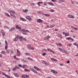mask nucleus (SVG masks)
<instances>
[{
    "label": "nucleus",
    "instance_id": "obj_1",
    "mask_svg": "<svg viewBox=\"0 0 78 78\" xmlns=\"http://www.w3.org/2000/svg\"><path fill=\"white\" fill-rule=\"evenodd\" d=\"M20 31H23V33H22L23 34H24V35H26V34H27V33H29V31L28 30H25L24 29H22L21 30H19Z\"/></svg>",
    "mask_w": 78,
    "mask_h": 78
},
{
    "label": "nucleus",
    "instance_id": "obj_2",
    "mask_svg": "<svg viewBox=\"0 0 78 78\" xmlns=\"http://www.w3.org/2000/svg\"><path fill=\"white\" fill-rule=\"evenodd\" d=\"M3 75H4V76H6V77H7V78H14V77L12 76H11V77L9 76V75H7L6 74L3 73Z\"/></svg>",
    "mask_w": 78,
    "mask_h": 78
},
{
    "label": "nucleus",
    "instance_id": "obj_3",
    "mask_svg": "<svg viewBox=\"0 0 78 78\" xmlns=\"http://www.w3.org/2000/svg\"><path fill=\"white\" fill-rule=\"evenodd\" d=\"M42 22H43V21L41 19H38L37 21V23H42Z\"/></svg>",
    "mask_w": 78,
    "mask_h": 78
},
{
    "label": "nucleus",
    "instance_id": "obj_4",
    "mask_svg": "<svg viewBox=\"0 0 78 78\" xmlns=\"http://www.w3.org/2000/svg\"><path fill=\"white\" fill-rule=\"evenodd\" d=\"M1 32L2 33L3 36L4 37V36H5V31H4V30L2 29L1 30Z\"/></svg>",
    "mask_w": 78,
    "mask_h": 78
},
{
    "label": "nucleus",
    "instance_id": "obj_5",
    "mask_svg": "<svg viewBox=\"0 0 78 78\" xmlns=\"http://www.w3.org/2000/svg\"><path fill=\"white\" fill-rule=\"evenodd\" d=\"M26 18L27 19H28L29 21H31V18L29 16H26Z\"/></svg>",
    "mask_w": 78,
    "mask_h": 78
},
{
    "label": "nucleus",
    "instance_id": "obj_6",
    "mask_svg": "<svg viewBox=\"0 0 78 78\" xmlns=\"http://www.w3.org/2000/svg\"><path fill=\"white\" fill-rule=\"evenodd\" d=\"M20 36L19 35H17V37L16 38H15L14 39V41H17L18 40H19V39Z\"/></svg>",
    "mask_w": 78,
    "mask_h": 78
},
{
    "label": "nucleus",
    "instance_id": "obj_7",
    "mask_svg": "<svg viewBox=\"0 0 78 78\" xmlns=\"http://www.w3.org/2000/svg\"><path fill=\"white\" fill-rule=\"evenodd\" d=\"M9 13H10V14H14L16 13V12H15V11L14 10H9Z\"/></svg>",
    "mask_w": 78,
    "mask_h": 78
},
{
    "label": "nucleus",
    "instance_id": "obj_8",
    "mask_svg": "<svg viewBox=\"0 0 78 78\" xmlns=\"http://www.w3.org/2000/svg\"><path fill=\"white\" fill-rule=\"evenodd\" d=\"M34 69H36V70H39V71H41V70L40 68H38V67L37 66H34Z\"/></svg>",
    "mask_w": 78,
    "mask_h": 78
},
{
    "label": "nucleus",
    "instance_id": "obj_9",
    "mask_svg": "<svg viewBox=\"0 0 78 78\" xmlns=\"http://www.w3.org/2000/svg\"><path fill=\"white\" fill-rule=\"evenodd\" d=\"M16 29H17V30H21V29L22 28L21 27H19V26L18 25H16Z\"/></svg>",
    "mask_w": 78,
    "mask_h": 78
},
{
    "label": "nucleus",
    "instance_id": "obj_10",
    "mask_svg": "<svg viewBox=\"0 0 78 78\" xmlns=\"http://www.w3.org/2000/svg\"><path fill=\"white\" fill-rule=\"evenodd\" d=\"M13 75H14V76H15L17 77V78H19V75L18 73H14Z\"/></svg>",
    "mask_w": 78,
    "mask_h": 78
},
{
    "label": "nucleus",
    "instance_id": "obj_11",
    "mask_svg": "<svg viewBox=\"0 0 78 78\" xmlns=\"http://www.w3.org/2000/svg\"><path fill=\"white\" fill-rule=\"evenodd\" d=\"M51 72H52L53 73H55V74H56L58 73V72H57V71H56L53 69H51Z\"/></svg>",
    "mask_w": 78,
    "mask_h": 78
},
{
    "label": "nucleus",
    "instance_id": "obj_12",
    "mask_svg": "<svg viewBox=\"0 0 78 78\" xmlns=\"http://www.w3.org/2000/svg\"><path fill=\"white\" fill-rule=\"evenodd\" d=\"M68 17L69 18H71V19H74V17L73 16L70 15H68Z\"/></svg>",
    "mask_w": 78,
    "mask_h": 78
},
{
    "label": "nucleus",
    "instance_id": "obj_13",
    "mask_svg": "<svg viewBox=\"0 0 78 78\" xmlns=\"http://www.w3.org/2000/svg\"><path fill=\"white\" fill-rule=\"evenodd\" d=\"M15 30V27H13L9 29V31H12Z\"/></svg>",
    "mask_w": 78,
    "mask_h": 78
},
{
    "label": "nucleus",
    "instance_id": "obj_14",
    "mask_svg": "<svg viewBox=\"0 0 78 78\" xmlns=\"http://www.w3.org/2000/svg\"><path fill=\"white\" fill-rule=\"evenodd\" d=\"M20 20H21L22 21H23L24 22H26L27 21V20H25L24 18H22V17H20Z\"/></svg>",
    "mask_w": 78,
    "mask_h": 78
},
{
    "label": "nucleus",
    "instance_id": "obj_15",
    "mask_svg": "<svg viewBox=\"0 0 78 78\" xmlns=\"http://www.w3.org/2000/svg\"><path fill=\"white\" fill-rule=\"evenodd\" d=\"M57 36L58 37H59L60 38H61V39H62L63 38V37L62 36V35L60 34H57Z\"/></svg>",
    "mask_w": 78,
    "mask_h": 78
},
{
    "label": "nucleus",
    "instance_id": "obj_16",
    "mask_svg": "<svg viewBox=\"0 0 78 78\" xmlns=\"http://www.w3.org/2000/svg\"><path fill=\"white\" fill-rule=\"evenodd\" d=\"M32 70L33 72L36 73V74H37L38 73H37V72L36 70L34 69H32Z\"/></svg>",
    "mask_w": 78,
    "mask_h": 78
},
{
    "label": "nucleus",
    "instance_id": "obj_17",
    "mask_svg": "<svg viewBox=\"0 0 78 78\" xmlns=\"http://www.w3.org/2000/svg\"><path fill=\"white\" fill-rule=\"evenodd\" d=\"M62 52V53H67V51L65 49H63Z\"/></svg>",
    "mask_w": 78,
    "mask_h": 78
},
{
    "label": "nucleus",
    "instance_id": "obj_18",
    "mask_svg": "<svg viewBox=\"0 0 78 78\" xmlns=\"http://www.w3.org/2000/svg\"><path fill=\"white\" fill-rule=\"evenodd\" d=\"M48 4L50 5H51V6H54V4H53V3L51 2H48Z\"/></svg>",
    "mask_w": 78,
    "mask_h": 78
},
{
    "label": "nucleus",
    "instance_id": "obj_19",
    "mask_svg": "<svg viewBox=\"0 0 78 78\" xmlns=\"http://www.w3.org/2000/svg\"><path fill=\"white\" fill-rule=\"evenodd\" d=\"M14 58L15 59L17 60V61H19V60H20L19 58L16 57V56H14Z\"/></svg>",
    "mask_w": 78,
    "mask_h": 78
},
{
    "label": "nucleus",
    "instance_id": "obj_20",
    "mask_svg": "<svg viewBox=\"0 0 78 78\" xmlns=\"http://www.w3.org/2000/svg\"><path fill=\"white\" fill-rule=\"evenodd\" d=\"M67 39H68V40H71V41H73V39L71 38V37H69V38H67Z\"/></svg>",
    "mask_w": 78,
    "mask_h": 78
},
{
    "label": "nucleus",
    "instance_id": "obj_21",
    "mask_svg": "<svg viewBox=\"0 0 78 78\" xmlns=\"http://www.w3.org/2000/svg\"><path fill=\"white\" fill-rule=\"evenodd\" d=\"M51 59L52 61H57V60H56V59L54 58H51Z\"/></svg>",
    "mask_w": 78,
    "mask_h": 78
},
{
    "label": "nucleus",
    "instance_id": "obj_22",
    "mask_svg": "<svg viewBox=\"0 0 78 78\" xmlns=\"http://www.w3.org/2000/svg\"><path fill=\"white\" fill-rule=\"evenodd\" d=\"M6 54V52H5V51H2V52H1V54H2V55H5V54Z\"/></svg>",
    "mask_w": 78,
    "mask_h": 78
},
{
    "label": "nucleus",
    "instance_id": "obj_23",
    "mask_svg": "<svg viewBox=\"0 0 78 78\" xmlns=\"http://www.w3.org/2000/svg\"><path fill=\"white\" fill-rule=\"evenodd\" d=\"M50 37L49 36H47L44 38V40H48V38H50Z\"/></svg>",
    "mask_w": 78,
    "mask_h": 78
},
{
    "label": "nucleus",
    "instance_id": "obj_24",
    "mask_svg": "<svg viewBox=\"0 0 78 78\" xmlns=\"http://www.w3.org/2000/svg\"><path fill=\"white\" fill-rule=\"evenodd\" d=\"M23 37L22 36H20L19 37V39L20 41H22V39H23Z\"/></svg>",
    "mask_w": 78,
    "mask_h": 78
},
{
    "label": "nucleus",
    "instance_id": "obj_25",
    "mask_svg": "<svg viewBox=\"0 0 78 78\" xmlns=\"http://www.w3.org/2000/svg\"><path fill=\"white\" fill-rule=\"evenodd\" d=\"M24 72H30V70L29 69H25L24 70Z\"/></svg>",
    "mask_w": 78,
    "mask_h": 78
},
{
    "label": "nucleus",
    "instance_id": "obj_26",
    "mask_svg": "<svg viewBox=\"0 0 78 78\" xmlns=\"http://www.w3.org/2000/svg\"><path fill=\"white\" fill-rule=\"evenodd\" d=\"M5 14L6 16H7V17H10L9 14L7 13H5Z\"/></svg>",
    "mask_w": 78,
    "mask_h": 78
},
{
    "label": "nucleus",
    "instance_id": "obj_27",
    "mask_svg": "<svg viewBox=\"0 0 78 78\" xmlns=\"http://www.w3.org/2000/svg\"><path fill=\"white\" fill-rule=\"evenodd\" d=\"M43 2H39L37 3V4L38 6H40V4H42Z\"/></svg>",
    "mask_w": 78,
    "mask_h": 78
},
{
    "label": "nucleus",
    "instance_id": "obj_28",
    "mask_svg": "<svg viewBox=\"0 0 78 78\" xmlns=\"http://www.w3.org/2000/svg\"><path fill=\"white\" fill-rule=\"evenodd\" d=\"M48 51H50L52 53H55V52L54 51H53L51 50V49L48 48Z\"/></svg>",
    "mask_w": 78,
    "mask_h": 78
},
{
    "label": "nucleus",
    "instance_id": "obj_29",
    "mask_svg": "<svg viewBox=\"0 0 78 78\" xmlns=\"http://www.w3.org/2000/svg\"><path fill=\"white\" fill-rule=\"evenodd\" d=\"M71 28H73V29H74V30H78V28H75L73 26H71Z\"/></svg>",
    "mask_w": 78,
    "mask_h": 78
},
{
    "label": "nucleus",
    "instance_id": "obj_30",
    "mask_svg": "<svg viewBox=\"0 0 78 78\" xmlns=\"http://www.w3.org/2000/svg\"><path fill=\"white\" fill-rule=\"evenodd\" d=\"M14 68H15L16 69H20V67L18 66H15Z\"/></svg>",
    "mask_w": 78,
    "mask_h": 78
},
{
    "label": "nucleus",
    "instance_id": "obj_31",
    "mask_svg": "<svg viewBox=\"0 0 78 78\" xmlns=\"http://www.w3.org/2000/svg\"><path fill=\"white\" fill-rule=\"evenodd\" d=\"M37 13H38V14H42V12L41 11H37Z\"/></svg>",
    "mask_w": 78,
    "mask_h": 78
},
{
    "label": "nucleus",
    "instance_id": "obj_32",
    "mask_svg": "<svg viewBox=\"0 0 78 78\" xmlns=\"http://www.w3.org/2000/svg\"><path fill=\"white\" fill-rule=\"evenodd\" d=\"M56 44L57 45H59V46H62V44L60 43H56Z\"/></svg>",
    "mask_w": 78,
    "mask_h": 78
},
{
    "label": "nucleus",
    "instance_id": "obj_33",
    "mask_svg": "<svg viewBox=\"0 0 78 78\" xmlns=\"http://www.w3.org/2000/svg\"><path fill=\"white\" fill-rule=\"evenodd\" d=\"M10 16H12L14 18H16V16H15V15H12V14H10Z\"/></svg>",
    "mask_w": 78,
    "mask_h": 78
},
{
    "label": "nucleus",
    "instance_id": "obj_34",
    "mask_svg": "<svg viewBox=\"0 0 78 78\" xmlns=\"http://www.w3.org/2000/svg\"><path fill=\"white\" fill-rule=\"evenodd\" d=\"M28 10L27 9L23 10V12H28Z\"/></svg>",
    "mask_w": 78,
    "mask_h": 78
},
{
    "label": "nucleus",
    "instance_id": "obj_35",
    "mask_svg": "<svg viewBox=\"0 0 78 78\" xmlns=\"http://www.w3.org/2000/svg\"><path fill=\"white\" fill-rule=\"evenodd\" d=\"M27 48L29 49L31 48V45L30 44H28L27 45Z\"/></svg>",
    "mask_w": 78,
    "mask_h": 78
},
{
    "label": "nucleus",
    "instance_id": "obj_36",
    "mask_svg": "<svg viewBox=\"0 0 78 78\" xmlns=\"http://www.w3.org/2000/svg\"><path fill=\"white\" fill-rule=\"evenodd\" d=\"M8 45H5V50H7L8 49Z\"/></svg>",
    "mask_w": 78,
    "mask_h": 78
},
{
    "label": "nucleus",
    "instance_id": "obj_37",
    "mask_svg": "<svg viewBox=\"0 0 78 78\" xmlns=\"http://www.w3.org/2000/svg\"><path fill=\"white\" fill-rule=\"evenodd\" d=\"M69 36V34L66 33L65 35V37H67V36Z\"/></svg>",
    "mask_w": 78,
    "mask_h": 78
},
{
    "label": "nucleus",
    "instance_id": "obj_38",
    "mask_svg": "<svg viewBox=\"0 0 78 78\" xmlns=\"http://www.w3.org/2000/svg\"><path fill=\"white\" fill-rule=\"evenodd\" d=\"M55 27V25H51L49 26V28H53V27Z\"/></svg>",
    "mask_w": 78,
    "mask_h": 78
},
{
    "label": "nucleus",
    "instance_id": "obj_39",
    "mask_svg": "<svg viewBox=\"0 0 78 78\" xmlns=\"http://www.w3.org/2000/svg\"><path fill=\"white\" fill-rule=\"evenodd\" d=\"M25 55H27L28 56H29L30 55V54L29 53H25Z\"/></svg>",
    "mask_w": 78,
    "mask_h": 78
},
{
    "label": "nucleus",
    "instance_id": "obj_40",
    "mask_svg": "<svg viewBox=\"0 0 78 78\" xmlns=\"http://www.w3.org/2000/svg\"><path fill=\"white\" fill-rule=\"evenodd\" d=\"M22 77L23 78H26V75H22Z\"/></svg>",
    "mask_w": 78,
    "mask_h": 78
},
{
    "label": "nucleus",
    "instance_id": "obj_41",
    "mask_svg": "<svg viewBox=\"0 0 78 78\" xmlns=\"http://www.w3.org/2000/svg\"><path fill=\"white\" fill-rule=\"evenodd\" d=\"M58 49L59 50L61 51H62V50L63 49L61 48H59Z\"/></svg>",
    "mask_w": 78,
    "mask_h": 78
},
{
    "label": "nucleus",
    "instance_id": "obj_42",
    "mask_svg": "<svg viewBox=\"0 0 78 78\" xmlns=\"http://www.w3.org/2000/svg\"><path fill=\"white\" fill-rule=\"evenodd\" d=\"M45 66H48V62H46L45 63Z\"/></svg>",
    "mask_w": 78,
    "mask_h": 78
},
{
    "label": "nucleus",
    "instance_id": "obj_43",
    "mask_svg": "<svg viewBox=\"0 0 78 78\" xmlns=\"http://www.w3.org/2000/svg\"><path fill=\"white\" fill-rule=\"evenodd\" d=\"M17 53H20V51H19V50L17 49Z\"/></svg>",
    "mask_w": 78,
    "mask_h": 78
},
{
    "label": "nucleus",
    "instance_id": "obj_44",
    "mask_svg": "<svg viewBox=\"0 0 78 78\" xmlns=\"http://www.w3.org/2000/svg\"><path fill=\"white\" fill-rule=\"evenodd\" d=\"M17 55L18 56H20V53H17Z\"/></svg>",
    "mask_w": 78,
    "mask_h": 78
},
{
    "label": "nucleus",
    "instance_id": "obj_45",
    "mask_svg": "<svg viewBox=\"0 0 78 78\" xmlns=\"http://www.w3.org/2000/svg\"><path fill=\"white\" fill-rule=\"evenodd\" d=\"M25 66H26V65H23L22 66V68H23V69H24V68H25Z\"/></svg>",
    "mask_w": 78,
    "mask_h": 78
},
{
    "label": "nucleus",
    "instance_id": "obj_46",
    "mask_svg": "<svg viewBox=\"0 0 78 78\" xmlns=\"http://www.w3.org/2000/svg\"><path fill=\"white\" fill-rule=\"evenodd\" d=\"M45 16H47V17H48V16H50V15L48 14H45Z\"/></svg>",
    "mask_w": 78,
    "mask_h": 78
},
{
    "label": "nucleus",
    "instance_id": "obj_47",
    "mask_svg": "<svg viewBox=\"0 0 78 78\" xmlns=\"http://www.w3.org/2000/svg\"><path fill=\"white\" fill-rule=\"evenodd\" d=\"M29 75H26V78H29Z\"/></svg>",
    "mask_w": 78,
    "mask_h": 78
},
{
    "label": "nucleus",
    "instance_id": "obj_48",
    "mask_svg": "<svg viewBox=\"0 0 78 78\" xmlns=\"http://www.w3.org/2000/svg\"><path fill=\"white\" fill-rule=\"evenodd\" d=\"M73 44L74 45H75L76 46H77L78 45V44H76V43H74Z\"/></svg>",
    "mask_w": 78,
    "mask_h": 78
},
{
    "label": "nucleus",
    "instance_id": "obj_49",
    "mask_svg": "<svg viewBox=\"0 0 78 78\" xmlns=\"http://www.w3.org/2000/svg\"><path fill=\"white\" fill-rule=\"evenodd\" d=\"M61 2H65V1L63 0H59Z\"/></svg>",
    "mask_w": 78,
    "mask_h": 78
},
{
    "label": "nucleus",
    "instance_id": "obj_50",
    "mask_svg": "<svg viewBox=\"0 0 78 78\" xmlns=\"http://www.w3.org/2000/svg\"><path fill=\"white\" fill-rule=\"evenodd\" d=\"M5 45H8V42H7V41H5Z\"/></svg>",
    "mask_w": 78,
    "mask_h": 78
},
{
    "label": "nucleus",
    "instance_id": "obj_51",
    "mask_svg": "<svg viewBox=\"0 0 78 78\" xmlns=\"http://www.w3.org/2000/svg\"><path fill=\"white\" fill-rule=\"evenodd\" d=\"M42 55H43V56H45V55H46V53H44L42 54Z\"/></svg>",
    "mask_w": 78,
    "mask_h": 78
},
{
    "label": "nucleus",
    "instance_id": "obj_52",
    "mask_svg": "<svg viewBox=\"0 0 78 78\" xmlns=\"http://www.w3.org/2000/svg\"><path fill=\"white\" fill-rule=\"evenodd\" d=\"M45 62V61L43 60L42 61V63L43 64H45V62Z\"/></svg>",
    "mask_w": 78,
    "mask_h": 78
},
{
    "label": "nucleus",
    "instance_id": "obj_53",
    "mask_svg": "<svg viewBox=\"0 0 78 78\" xmlns=\"http://www.w3.org/2000/svg\"><path fill=\"white\" fill-rule=\"evenodd\" d=\"M51 12H54L55 11V10L53 9H51L50 10Z\"/></svg>",
    "mask_w": 78,
    "mask_h": 78
},
{
    "label": "nucleus",
    "instance_id": "obj_54",
    "mask_svg": "<svg viewBox=\"0 0 78 78\" xmlns=\"http://www.w3.org/2000/svg\"><path fill=\"white\" fill-rule=\"evenodd\" d=\"M7 53H8V54L9 53V50H7Z\"/></svg>",
    "mask_w": 78,
    "mask_h": 78
},
{
    "label": "nucleus",
    "instance_id": "obj_55",
    "mask_svg": "<svg viewBox=\"0 0 78 78\" xmlns=\"http://www.w3.org/2000/svg\"><path fill=\"white\" fill-rule=\"evenodd\" d=\"M71 45H72V44H68V46H69V47H70V46H71Z\"/></svg>",
    "mask_w": 78,
    "mask_h": 78
},
{
    "label": "nucleus",
    "instance_id": "obj_56",
    "mask_svg": "<svg viewBox=\"0 0 78 78\" xmlns=\"http://www.w3.org/2000/svg\"><path fill=\"white\" fill-rule=\"evenodd\" d=\"M16 70V69L14 68L12 69V70L13 71H15V70Z\"/></svg>",
    "mask_w": 78,
    "mask_h": 78
},
{
    "label": "nucleus",
    "instance_id": "obj_57",
    "mask_svg": "<svg viewBox=\"0 0 78 78\" xmlns=\"http://www.w3.org/2000/svg\"><path fill=\"white\" fill-rule=\"evenodd\" d=\"M18 66H19L20 67H22V65L21 64L18 65Z\"/></svg>",
    "mask_w": 78,
    "mask_h": 78
},
{
    "label": "nucleus",
    "instance_id": "obj_58",
    "mask_svg": "<svg viewBox=\"0 0 78 78\" xmlns=\"http://www.w3.org/2000/svg\"><path fill=\"white\" fill-rule=\"evenodd\" d=\"M44 5H45V6L46 5H47V3H46V2H44Z\"/></svg>",
    "mask_w": 78,
    "mask_h": 78
},
{
    "label": "nucleus",
    "instance_id": "obj_59",
    "mask_svg": "<svg viewBox=\"0 0 78 78\" xmlns=\"http://www.w3.org/2000/svg\"><path fill=\"white\" fill-rule=\"evenodd\" d=\"M31 4L32 5H34L35 4L34 3H31Z\"/></svg>",
    "mask_w": 78,
    "mask_h": 78
},
{
    "label": "nucleus",
    "instance_id": "obj_60",
    "mask_svg": "<svg viewBox=\"0 0 78 78\" xmlns=\"http://www.w3.org/2000/svg\"><path fill=\"white\" fill-rule=\"evenodd\" d=\"M29 60H30V61H33V59L31 58H30Z\"/></svg>",
    "mask_w": 78,
    "mask_h": 78
},
{
    "label": "nucleus",
    "instance_id": "obj_61",
    "mask_svg": "<svg viewBox=\"0 0 78 78\" xmlns=\"http://www.w3.org/2000/svg\"><path fill=\"white\" fill-rule=\"evenodd\" d=\"M67 64H69L70 63V61H68L67 62Z\"/></svg>",
    "mask_w": 78,
    "mask_h": 78
},
{
    "label": "nucleus",
    "instance_id": "obj_62",
    "mask_svg": "<svg viewBox=\"0 0 78 78\" xmlns=\"http://www.w3.org/2000/svg\"><path fill=\"white\" fill-rule=\"evenodd\" d=\"M30 49H31V50H34V48L33 47H32V48H30Z\"/></svg>",
    "mask_w": 78,
    "mask_h": 78
},
{
    "label": "nucleus",
    "instance_id": "obj_63",
    "mask_svg": "<svg viewBox=\"0 0 78 78\" xmlns=\"http://www.w3.org/2000/svg\"><path fill=\"white\" fill-rule=\"evenodd\" d=\"M24 62H28V61H27V60H24Z\"/></svg>",
    "mask_w": 78,
    "mask_h": 78
},
{
    "label": "nucleus",
    "instance_id": "obj_64",
    "mask_svg": "<svg viewBox=\"0 0 78 78\" xmlns=\"http://www.w3.org/2000/svg\"><path fill=\"white\" fill-rule=\"evenodd\" d=\"M23 40H24V41H27L26 39L23 37Z\"/></svg>",
    "mask_w": 78,
    "mask_h": 78
}]
</instances>
